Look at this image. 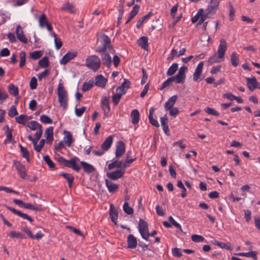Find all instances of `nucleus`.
I'll return each instance as SVG.
<instances>
[{"label": "nucleus", "mask_w": 260, "mask_h": 260, "mask_svg": "<svg viewBox=\"0 0 260 260\" xmlns=\"http://www.w3.org/2000/svg\"><path fill=\"white\" fill-rule=\"evenodd\" d=\"M55 159L60 166L71 168L77 172L80 170V167L77 164V161L79 160L77 157H74L68 160L57 154Z\"/></svg>", "instance_id": "nucleus-1"}, {"label": "nucleus", "mask_w": 260, "mask_h": 260, "mask_svg": "<svg viewBox=\"0 0 260 260\" xmlns=\"http://www.w3.org/2000/svg\"><path fill=\"white\" fill-rule=\"evenodd\" d=\"M98 39L100 40L102 46L98 47L95 50L96 52H106L107 50H109L110 52H115L111 45V40L107 35L103 34L100 36Z\"/></svg>", "instance_id": "nucleus-2"}, {"label": "nucleus", "mask_w": 260, "mask_h": 260, "mask_svg": "<svg viewBox=\"0 0 260 260\" xmlns=\"http://www.w3.org/2000/svg\"><path fill=\"white\" fill-rule=\"evenodd\" d=\"M101 64V61L100 58L95 55L89 56L86 59V66L94 72L97 71L100 69Z\"/></svg>", "instance_id": "nucleus-3"}, {"label": "nucleus", "mask_w": 260, "mask_h": 260, "mask_svg": "<svg viewBox=\"0 0 260 260\" xmlns=\"http://www.w3.org/2000/svg\"><path fill=\"white\" fill-rule=\"evenodd\" d=\"M57 94L60 106L63 109H66L68 106L67 93L62 83L60 82L57 88Z\"/></svg>", "instance_id": "nucleus-4"}, {"label": "nucleus", "mask_w": 260, "mask_h": 260, "mask_svg": "<svg viewBox=\"0 0 260 260\" xmlns=\"http://www.w3.org/2000/svg\"><path fill=\"white\" fill-rule=\"evenodd\" d=\"M220 0H210L206 12L212 16L214 15L219 6Z\"/></svg>", "instance_id": "nucleus-5"}, {"label": "nucleus", "mask_w": 260, "mask_h": 260, "mask_svg": "<svg viewBox=\"0 0 260 260\" xmlns=\"http://www.w3.org/2000/svg\"><path fill=\"white\" fill-rule=\"evenodd\" d=\"M15 166L20 177L22 179H25L27 176L25 167L22 165L20 161L15 160L14 161Z\"/></svg>", "instance_id": "nucleus-6"}, {"label": "nucleus", "mask_w": 260, "mask_h": 260, "mask_svg": "<svg viewBox=\"0 0 260 260\" xmlns=\"http://www.w3.org/2000/svg\"><path fill=\"white\" fill-rule=\"evenodd\" d=\"M39 24L40 27H46L49 31L52 30L51 24L48 21L47 16L45 14H42L39 18Z\"/></svg>", "instance_id": "nucleus-7"}, {"label": "nucleus", "mask_w": 260, "mask_h": 260, "mask_svg": "<svg viewBox=\"0 0 260 260\" xmlns=\"http://www.w3.org/2000/svg\"><path fill=\"white\" fill-rule=\"evenodd\" d=\"M139 231L143 239H146L145 235L148 233V225L146 221L142 219H140L139 221Z\"/></svg>", "instance_id": "nucleus-8"}, {"label": "nucleus", "mask_w": 260, "mask_h": 260, "mask_svg": "<svg viewBox=\"0 0 260 260\" xmlns=\"http://www.w3.org/2000/svg\"><path fill=\"white\" fill-rule=\"evenodd\" d=\"M247 84L250 91H253L255 88H258L259 83L257 81L255 77L252 78L246 77Z\"/></svg>", "instance_id": "nucleus-9"}, {"label": "nucleus", "mask_w": 260, "mask_h": 260, "mask_svg": "<svg viewBox=\"0 0 260 260\" xmlns=\"http://www.w3.org/2000/svg\"><path fill=\"white\" fill-rule=\"evenodd\" d=\"M5 207L7 209H8L9 210L15 214L17 215L18 216L22 217V218L27 219L28 221H29L30 222H32L34 221V219L30 216H28L27 214H26L25 213H23L21 212L20 211L17 210L15 208L11 207H9L7 205H5Z\"/></svg>", "instance_id": "nucleus-10"}, {"label": "nucleus", "mask_w": 260, "mask_h": 260, "mask_svg": "<svg viewBox=\"0 0 260 260\" xmlns=\"http://www.w3.org/2000/svg\"><path fill=\"white\" fill-rule=\"evenodd\" d=\"M227 49V43L226 41L221 39L220 40V43L218 45V50L217 52V54L219 55V57L224 58L225 52Z\"/></svg>", "instance_id": "nucleus-11"}, {"label": "nucleus", "mask_w": 260, "mask_h": 260, "mask_svg": "<svg viewBox=\"0 0 260 260\" xmlns=\"http://www.w3.org/2000/svg\"><path fill=\"white\" fill-rule=\"evenodd\" d=\"M125 151V144L122 141H119L116 145L115 155L119 158L124 153Z\"/></svg>", "instance_id": "nucleus-12"}, {"label": "nucleus", "mask_w": 260, "mask_h": 260, "mask_svg": "<svg viewBox=\"0 0 260 260\" xmlns=\"http://www.w3.org/2000/svg\"><path fill=\"white\" fill-rule=\"evenodd\" d=\"M204 66V62L201 61L198 65L196 69L195 72L193 74V80L194 81H199V80H201L202 79H200V76L202 73V70Z\"/></svg>", "instance_id": "nucleus-13"}, {"label": "nucleus", "mask_w": 260, "mask_h": 260, "mask_svg": "<svg viewBox=\"0 0 260 260\" xmlns=\"http://www.w3.org/2000/svg\"><path fill=\"white\" fill-rule=\"evenodd\" d=\"M124 174L120 169H118L115 171L107 173V176L111 180H116L121 178Z\"/></svg>", "instance_id": "nucleus-14"}, {"label": "nucleus", "mask_w": 260, "mask_h": 260, "mask_svg": "<svg viewBox=\"0 0 260 260\" xmlns=\"http://www.w3.org/2000/svg\"><path fill=\"white\" fill-rule=\"evenodd\" d=\"M109 215L111 221L116 225L117 223L118 213L117 209L113 204H111L110 206Z\"/></svg>", "instance_id": "nucleus-15"}, {"label": "nucleus", "mask_w": 260, "mask_h": 260, "mask_svg": "<svg viewBox=\"0 0 260 260\" xmlns=\"http://www.w3.org/2000/svg\"><path fill=\"white\" fill-rule=\"evenodd\" d=\"M131 84V83L129 80L124 79L123 83L117 88L116 90L123 94H125L127 90L130 87Z\"/></svg>", "instance_id": "nucleus-16"}, {"label": "nucleus", "mask_w": 260, "mask_h": 260, "mask_svg": "<svg viewBox=\"0 0 260 260\" xmlns=\"http://www.w3.org/2000/svg\"><path fill=\"white\" fill-rule=\"evenodd\" d=\"M101 107L104 113V116L108 117V114L110 111L109 100L105 97L101 100Z\"/></svg>", "instance_id": "nucleus-17"}, {"label": "nucleus", "mask_w": 260, "mask_h": 260, "mask_svg": "<svg viewBox=\"0 0 260 260\" xmlns=\"http://www.w3.org/2000/svg\"><path fill=\"white\" fill-rule=\"evenodd\" d=\"M77 53L76 52H68L66 53L60 60V63L61 64H66L71 60L73 59L77 56Z\"/></svg>", "instance_id": "nucleus-18"}, {"label": "nucleus", "mask_w": 260, "mask_h": 260, "mask_svg": "<svg viewBox=\"0 0 260 260\" xmlns=\"http://www.w3.org/2000/svg\"><path fill=\"white\" fill-rule=\"evenodd\" d=\"M102 53V62L103 64L107 66L108 68L111 67V57L108 52L106 51V52H100Z\"/></svg>", "instance_id": "nucleus-19"}, {"label": "nucleus", "mask_w": 260, "mask_h": 260, "mask_svg": "<svg viewBox=\"0 0 260 260\" xmlns=\"http://www.w3.org/2000/svg\"><path fill=\"white\" fill-rule=\"evenodd\" d=\"M160 123L165 134L167 136H169L170 135V132L168 125V119L166 115L160 118Z\"/></svg>", "instance_id": "nucleus-20"}, {"label": "nucleus", "mask_w": 260, "mask_h": 260, "mask_svg": "<svg viewBox=\"0 0 260 260\" xmlns=\"http://www.w3.org/2000/svg\"><path fill=\"white\" fill-rule=\"evenodd\" d=\"M16 34L17 39L21 42L26 44L27 43V39L25 38L24 34L23 29L18 25L16 29Z\"/></svg>", "instance_id": "nucleus-21"}, {"label": "nucleus", "mask_w": 260, "mask_h": 260, "mask_svg": "<svg viewBox=\"0 0 260 260\" xmlns=\"http://www.w3.org/2000/svg\"><path fill=\"white\" fill-rule=\"evenodd\" d=\"M80 164L84 171L87 174H90L96 171L95 168L92 165L85 161H82L80 162Z\"/></svg>", "instance_id": "nucleus-22"}, {"label": "nucleus", "mask_w": 260, "mask_h": 260, "mask_svg": "<svg viewBox=\"0 0 260 260\" xmlns=\"http://www.w3.org/2000/svg\"><path fill=\"white\" fill-rule=\"evenodd\" d=\"M187 71V68L186 66H182L178 71V72L177 73V78L178 79H179L181 82L183 83H184L185 78H186V75L185 72Z\"/></svg>", "instance_id": "nucleus-23"}, {"label": "nucleus", "mask_w": 260, "mask_h": 260, "mask_svg": "<svg viewBox=\"0 0 260 260\" xmlns=\"http://www.w3.org/2000/svg\"><path fill=\"white\" fill-rule=\"evenodd\" d=\"M127 247L131 249H135L137 246L136 238L132 234L128 236L127 239Z\"/></svg>", "instance_id": "nucleus-24"}, {"label": "nucleus", "mask_w": 260, "mask_h": 260, "mask_svg": "<svg viewBox=\"0 0 260 260\" xmlns=\"http://www.w3.org/2000/svg\"><path fill=\"white\" fill-rule=\"evenodd\" d=\"M23 208L35 211H43V208L42 205L31 204L24 203Z\"/></svg>", "instance_id": "nucleus-25"}, {"label": "nucleus", "mask_w": 260, "mask_h": 260, "mask_svg": "<svg viewBox=\"0 0 260 260\" xmlns=\"http://www.w3.org/2000/svg\"><path fill=\"white\" fill-rule=\"evenodd\" d=\"M105 184L109 191L111 193L116 192L119 188L118 185L112 182L111 181H109L108 179L105 180Z\"/></svg>", "instance_id": "nucleus-26"}, {"label": "nucleus", "mask_w": 260, "mask_h": 260, "mask_svg": "<svg viewBox=\"0 0 260 260\" xmlns=\"http://www.w3.org/2000/svg\"><path fill=\"white\" fill-rule=\"evenodd\" d=\"M148 38L145 36L141 37L137 41L138 45L141 48L147 50L148 47Z\"/></svg>", "instance_id": "nucleus-27"}, {"label": "nucleus", "mask_w": 260, "mask_h": 260, "mask_svg": "<svg viewBox=\"0 0 260 260\" xmlns=\"http://www.w3.org/2000/svg\"><path fill=\"white\" fill-rule=\"evenodd\" d=\"M154 111H155L154 108H153V107L150 108V109L149 110L148 119H149V123L151 125H152L153 126H154L156 127H159V124L158 122L156 120L154 119L153 117Z\"/></svg>", "instance_id": "nucleus-28"}, {"label": "nucleus", "mask_w": 260, "mask_h": 260, "mask_svg": "<svg viewBox=\"0 0 260 260\" xmlns=\"http://www.w3.org/2000/svg\"><path fill=\"white\" fill-rule=\"evenodd\" d=\"M178 96L177 95H174L171 96L165 104V108L166 110H169L173 107L175 103L177 101Z\"/></svg>", "instance_id": "nucleus-29"}, {"label": "nucleus", "mask_w": 260, "mask_h": 260, "mask_svg": "<svg viewBox=\"0 0 260 260\" xmlns=\"http://www.w3.org/2000/svg\"><path fill=\"white\" fill-rule=\"evenodd\" d=\"M113 142V136H109L101 145V148L104 151H107L111 147Z\"/></svg>", "instance_id": "nucleus-30"}, {"label": "nucleus", "mask_w": 260, "mask_h": 260, "mask_svg": "<svg viewBox=\"0 0 260 260\" xmlns=\"http://www.w3.org/2000/svg\"><path fill=\"white\" fill-rule=\"evenodd\" d=\"M131 122L133 124L138 123L140 119V113L137 109L133 110L131 114Z\"/></svg>", "instance_id": "nucleus-31"}, {"label": "nucleus", "mask_w": 260, "mask_h": 260, "mask_svg": "<svg viewBox=\"0 0 260 260\" xmlns=\"http://www.w3.org/2000/svg\"><path fill=\"white\" fill-rule=\"evenodd\" d=\"M107 81V79H106L103 75H99L95 78V85L103 87L105 86V84Z\"/></svg>", "instance_id": "nucleus-32"}, {"label": "nucleus", "mask_w": 260, "mask_h": 260, "mask_svg": "<svg viewBox=\"0 0 260 260\" xmlns=\"http://www.w3.org/2000/svg\"><path fill=\"white\" fill-rule=\"evenodd\" d=\"M59 176H62L67 180L69 187L71 188L74 180V178L73 175L67 173L61 172L59 174Z\"/></svg>", "instance_id": "nucleus-33"}, {"label": "nucleus", "mask_w": 260, "mask_h": 260, "mask_svg": "<svg viewBox=\"0 0 260 260\" xmlns=\"http://www.w3.org/2000/svg\"><path fill=\"white\" fill-rule=\"evenodd\" d=\"M61 11H69V12H70L71 13H76V9L74 7V6L68 2L64 4L63 5L62 7L61 8Z\"/></svg>", "instance_id": "nucleus-34"}, {"label": "nucleus", "mask_w": 260, "mask_h": 260, "mask_svg": "<svg viewBox=\"0 0 260 260\" xmlns=\"http://www.w3.org/2000/svg\"><path fill=\"white\" fill-rule=\"evenodd\" d=\"M139 9L140 7L139 5H135V6L133 8V10L129 13L128 18L126 21L125 22V24H127L128 22H129L131 21V20L137 14L139 11Z\"/></svg>", "instance_id": "nucleus-35"}, {"label": "nucleus", "mask_w": 260, "mask_h": 260, "mask_svg": "<svg viewBox=\"0 0 260 260\" xmlns=\"http://www.w3.org/2000/svg\"><path fill=\"white\" fill-rule=\"evenodd\" d=\"M64 134H65V136L64 137V143L68 146L70 147L73 142L72 135L70 132L66 131L64 132Z\"/></svg>", "instance_id": "nucleus-36"}, {"label": "nucleus", "mask_w": 260, "mask_h": 260, "mask_svg": "<svg viewBox=\"0 0 260 260\" xmlns=\"http://www.w3.org/2000/svg\"><path fill=\"white\" fill-rule=\"evenodd\" d=\"M223 57H219V55L215 53L212 56L209 58L208 60V64L209 66L211 65L214 63H218L220 61V59H223Z\"/></svg>", "instance_id": "nucleus-37"}, {"label": "nucleus", "mask_w": 260, "mask_h": 260, "mask_svg": "<svg viewBox=\"0 0 260 260\" xmlns=\"http://www.w3.org/2000/svg\"><path fill=\"white\" fill-rule=\"evenodd\" d=\"M45 134L48 141H52L53 140V127L50 126L48 127L45 132Z\"/></svg>", "instance_id": "nucleus-38"}, {"label": "nucleus", "mask_w": 260, "mask_h": 260, "mask_svg": "<svg viewBox=\"0 0 260 260\" xmlns=\"http://www.w3.org/2000/svg\"><path fill=\"white\" fill-rule=\"evenodd\" d=\"M9 93L15 96H17L19 94L18 88L15 86L13 84H10L8 87Z\"/></svg>", "instance_id": "nucleus-39"}, {"label": "nucleus", "mask_w": 260, "mask_h": 260, "mask_svg": "<svg viewBox=\"0 0 260 260\" xmlns=\"http://www.w3.org/2000/svg\"><path fill=\"white\" fill-rule=\"evenodd\" d=\"M231 61L232 65L236 67L238 66L239 59L236 52H233L231 55Z\"/></svg>", "instance_id": "nucleus-40"}, {"label": "nucleus", "mask_w": 260, "mask_h": 260, "mask_svg": "<svg viewBox=\"0 0 260 260\" xmlns=\"http://www.w3.org/2000/svg\"><path fill=\"white\" fill-rule=\"evenodd\" d=\"M19 146L23 157L25 158L26 159L27 161L29 162L30 159L29 151H28L27 148L23 147L21 144L19 145Z\"/></svg>", "instance_id": "nucleus-41"}, {"label": "nucleus", "mask_w": 260, "mask_h": 260, "mask_svg": "<svg viewBox=\"0 0 260 260\" xmlns=\"http://www.w3.org/2000/svg\"><path fill=\"white\" fill-rule=\"evenodd\" d=\"M94 84V82L93 80H89L87 82H85L83 83L82 87V90L83 91H87L91 89Z\"/></svg>", "instance_id": "nucleus-42"}, {"label": "nucleus", "mask_w": 260, "mask_h": 260, "mask_svg": "<svg viewBox=\"0 0 260 260\" xmlns=\"http://www.w3.org/2000/svg\"><path fill=\"white\" fill-rule=\"evenodd\" d=\"M152 15V13L151 12H149L148 14L143 16L141 19H140L137 23V27L138 28H140L142 26L144 21L145 20L149 18L150 16Z\"/></svg>", "instance_id": "nucleus-43"}, {"label": "nucleus", "mask_w": 260, "mask_h": 260, "mask_svg": "<svg viewBox=\"0 0 260 260\" xmlns=\"http://www.w3.org/2000/svg\"><path fill=\"white\" fill-rule=\"evenodd\" d=\"M178 68V64L177 63H173L172 66L169 68L167 74L168 76H172L177 71Z\"/></svg>", "instance_id": "nucleus-44"}, {"label": "nucleus", "mask_w": 260, "mask_h": 260, "mask_svg": "<svg viewBox=\"0 0 260 260\" xmlns=\"http://www.w3.org/2000/svg\"><path fill=\"white\" fill-rule=\"evenodd\" d=\"M52 36L54 38V44L55 48L57 50H59L62 46V42H61L60 39L58 38L57 35L54 32L52 34Z\"/></svg>", "instance_id": "nucleus-45"}, {"label": "nucleus", "mask_w": 260, "mask_h": 260, "mask_svg": "<svg viewBox=\"0 0 260 260\" xmlns=\"http://www.w3.org/2000/svg\"><path fill=\"white\" fill-rule=\"evenodd\" d=\"M9 236L12 238H17L22 239H25L26 238L25 236L23 235L22 233L14 231L10 232L9 234Z\"/></svg>", "instance_id": "nucleus-46"}, {"label": "nucleus", "mask_w": 260, "mask_h": 260, "mask_svg": "<svg viewBox=\"0 0 260 260\" xmlns=\"http://www.w3.org/2000/svg\"><path fill=\"white\" fill-rule=\"evenodd\" d=\"M28 127L32 131L43 128L42 126L36 121H31L29 122V124L28 125Z\"/></svg>", "instance_id": "nucleus-47"}, {"label": "nucleus", "mask_w": 260, "mask_h": 260, "mask_svg": "<svg viewBox=\"0 0 260 260\" xmlns=\"http://www.w3.org/2000/svg\"><path fill=\"white\" fill-rule=\"evenodd\" d=\"M121 167V161L116 160L113 161L112 162L109 164L108 166V168L109 170H111L115 168H117L120 169V168Z\"/></svg>", "instance_id": "nucleus-48"}, {"label": "nucleus", "mask_w": 260, "mask_h": 260, "mask_svg": "<svg viewBox=\"0 0 260 260\" xmlns=\"http://www.w3.org/2000/svg\"><path fill=\"white\" fill-rule=\"evenodd\" d=\"M39 66L41 68H47L49 66V61L47 56L43 57L38 62Z\"/></svg>", "instance_id": "nucleus-49"}, {"label": "nucleus", "mask_w": 260, "mask_h": 260, "mask_svg": "<svg viewBox=\"0 0 260 260\" xmlns=\"http://www.w3.org/2000/svg\"><path fill=\"white\" fill-rule=\"evenodd\" d=\"M26 53L21 51L19 52V56H20V63H19V67L22 68L26 63Z\"/></svg>", "instance_id": "nucleus-50"}, {"label": "nucleus", "mask_w": 260, "mask_h": 260, "mask_svg": "<svg viewBox=\"0 0 260 260\" xmlns=\"http://www.w3.org/2000/svg\"><path fill=\"white\" fill-rule=\"evenodd\" d=\"M43 159L50 169L53 170L56 169L55 164L52 161L48 155L44 156Z\"/></svg>", "instance_id": "nucleus-51"}, {"label": "nucleus", "mask_w": 260, "mask_h": 260, "mask_svg": "<svg viewBox=\"0 0 260 260\" xmlns=\"http://www.w3.org/2000/svg\"><path fill=\"white\" fill-rule=\"evenodd\" d=\"M15 121L19 124L24 125L25 121H27V115L25 114H22L18 117H15Z\"/></svg>", "instance_id": "nucleus-52"}, {"label": "nucleus", "mask_w": 260, "mask_h": 260, "mask_svg": "<svg viewBox=\"0 0 260 260\" xmlns=\"http://www.w3.org/2000/svg\"><path fill=\"white\" fill-rule=\"evenodd\" d=\"M123 211L128 215H132L134 213L133 209L129 207L127 202H125L123 206Z\"/></svg>", "instance_id": "nucleus-53"}, {"label": "nucleus", "mask_w": 260, "mask_h": 260, "mask_svg": "<svg viewBox=\"0 0 260 260\" xmlns=\"http://www.w3.org/2000/svg\"><path fill=\"white\" fill-rule=\"evenodd\" d=\"M7 127V129L6 131V134L7 136V139L4 141V143L7 144L8 143H10L12 139V130L11 129L8 125L6 126Z\"/></svg>", "instance_id": "nucleus-54"}, {"label": "nucleus", "mask_w": 260, "mask_h": 260, "mask_svg": "<svg viewBox=\"0 0 260 260\" xmlns=\"http://www.w3.org/2000/svg\"><path fill=\"white\" fill-rule=\"evenodd\" d=\"M42 55L43 53L41 51H35L29 54V57L34 60H37L40 58Z\"/></svg>", "instance_id": "nucleus-55"}, {"label": "nucleus", "mask_w": 260, "mask_h": 260, "mask_svg": "<svg viewBox=\"0 0 260 260\" xmlns=\"http://www.w3.org/2000/svg\"><path fill=\"white\" fill-rule=\"evenodd\" d=\"M123 95V94L118 92V93L114 94L112 96V102L114 105L116 106L118 104V103Z\"/></svg>", "instance_id": "nucleus-56"}, {"label": "nucleus", "mask_w": 260, "mask_h": 260, "mask_svg": "<svg viewBox=\"0 0 260 260\" xmlns=\"http://www.w3.org/2000/svg\"><path fill=\"white\" fill-rule=\"evenodd\" d=\"M212 16V15H211L210 14H208V12H206V13L204 14V13H203L202 14V15L200 16V20H199V22L198 23L197 25H200L202 23H204L205 20L206 19V18H211Z\"/></svg>", "instance_id": "nucleus-57"}, {"label": "nucleus", "mask_w": 260, "mask_h": 260, "mask_svg": "<svg viewBox=\"0 0 260 260\" xmlns=\"http://www.w3.org/2000/svg\"><path fill=\"white\" fill-rule=\"evenodd\" d=\"M177 186L182 189L181 197L184 198L186 196V189L184 187L181 180H178L177 181Z\"/></svg>", "instance_id": "nucleus-58"}, {"label": "nucleus", "mask_w": 260, "mask_h": 260, "mask_svg": "<svg viewBox=\"0 0 260 260\" xmlns=\"http://www.w3.org/2000/svg\"><path fill=\"white\" fill-rule=\"evenodd\" d=\"M40 120L42 123L45 124H51L53 122L52 119L45 114L42 115L41 116Z\"/></svg>", "instance_id": "nucleus-59"}, {"label": "nucleus", "mask_w": 260, "mask_h": 260, "mask_svg": "<svg viewBox=\"0 0 260 260\" xmlns=\"http://www.w3.org/2000/svg\"><path fill=\"white\" fill-rule=\"evenodd\" d=\"M203 13H204V10L203 8H201L198 11L197 14L191 18L192 23H194L197 22Z\"/></svg>", "instance_id": "nucleus-60"}, {"label": "nucleus", "mask_w": 260, "mask_h": 260, "mask_svg": "<svg viewBox=\"0 0 260 260\" xmlns=\"http://www.w3.org/2000/svg\"><path fill=\"white\" fill-rule=\"evenodd\" d=\"M191 239L192 241L198 243L203 242L205 240L203 236L196 234L192 235L191 236Z\"/></svg>", "instance_id": "nucleus-61"}, {"label": "nucleus", "mask_w": 260, "mask_h": 260, "mask_svg": "<svg viewBox=\"0 0 260 260\" xmlns=\"http://www.w3.org/2000/svg\"><path fill=\"white\" fill-rule=\"evenodd\" d=\"M22 232L25 233L27 236L31 239H34V235L32 234V232L27 226H23L21 228Z\"/></svg>", "instance_id": "nucleus-62"}, {"label": "nucleus", "mask_w": 260, "mask_h": 260, "mask_svg": "<svg viewBox=\"0 0 260 260\" xmlns=\"http://www.w3.org/2000/svg\"><path fill=\"white\" fill-rule=\"evenodd\" d=\"M205 111L207 113L213 116H218L219 115V113L217 111L210 107H206L205 109Z\"/></svg>", "instance_id": "nucleus-63"}, {"label": "nucleus", "mask_w": 260, "mask_h": 260, "mask_svg": "<svg viewBox=\"0 0 260 260\" xmlns=\"http://www.w3.org/2000/svg\"><path fill=\"white\" fill-rule=\"evenodd\" d=\"M8 115L10 117H13L18 115V112L15 106H12L10 107L8 111Z\"/></svg>", "instance_id": "nucleus-64"}]
</instances>
